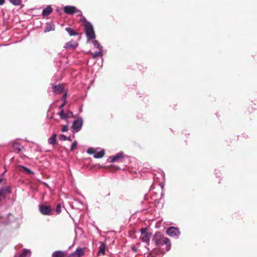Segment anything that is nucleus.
Instances as JSON below:
<instances>
[{"label": "nucleus", "instance_id": "c85d7f7f", "mask_svg": "<svg viewBox=\"0 0 257 257\" xmlns=\"http://www.w3.org/2000/svg\"><path fill=\"white\" fill-rule=\"evenodd\" d=\"M59 139L60 140L62 141H66V140H70L69 138H67L66 136H65L64 135H61L60 136Z\"/></svg>", "mask_w": 257, "mask_h": 257}, {"label": "nucleus", "instance_id": "2eb2a0df", "mask_svg": "<svg viewBox=\"0 0 257 257\" xmlns=\"http://www.w3.org/2000/svg\"><path fill=\"white\" fill-rule=\"evenodd\" d=\"M52 88L54 92L56 93H61L64 90L62 85H53Z\"/></svg>", "mask_w": 257, "mask_h": 257}, {"label": "nucleus", "instance_id": "473e14b6", "mask_svg": "<svg viewBox=\"0 0 257 257\" xmlns=\"http://www.w3.org/2000/svg\"><path fill=\"white\" fill-rule=\"evenodd\" d=\"M56 212L58 213H60L61 212V205L60 204L58 205L56 207Z\"/></svg>", "mask_w": 257, "mask_h": 257}, {"label": "nucleus", "instance_id": "a878e982", "mask_svg": "<svg viewBox=\"0 0 257 257\" xmlns=\"http://www.w3.org/2000/svg\"><path fill=\"white\" fill-rule=\"evenodd\" d=\"M92 44L93 46L98 49V50H101L102 49V46L100 45L98 41L97 40H94L92 41Z\"/></svg>", "mask_w": 257, "mask_h": 257}, {"label": "nucleus", "instance_id": "423d86ee", "mask_svg": "<svg viewBox=\"0 0 257 257\" xmlns=\"http://www.w3.org/2000/svg\"><path fill=\"white\" fill-rule=\"evenodd\" d=\"M82 124L83 119L82 117H79L73 121L72 128L76 132H78L81 130Z\"/></svg>", "mask_w": 257, "mask_h": 257}, {"label": "nucleus", "instance_id": "e433bc0d", "mask_svg": "<svg viewBox=\"0 0 257 257\" xmlns=\"http://www.w3.org/2000/svg\"><path fill=\"white\" fill-rule=\"evenodd\" d=\"M132 249L135 252L137 251V249L135 247H132Z\"/></svg>", "mask_w": 257, "mask_h": 257}, {"label": "nucleus", "instance_id": "f03ea898", "mask_svg": "<svg viewBox=\"0 0 257 257\" xmlns=\"http://www.w3.org/2000/svg\"><path fill=\"white\" fill-rule=\"evenodd\" d=\"M84 32L87 37V41L96 38L92 25L90 23H86L84 27Z\"/></svg>", "mask_w": 257, "mask_h": 257}, {"label": "nucleus", "instance_id": "dca6fc26", "mask_svg": "<svg viewBox=\"0 0 257 257\" xmlns=\"http://www.w3.org/2000/svg\"><path fill=\"white\" fill-rule=\"evenodd\" d=\"M81 202L78 200H74V201L71 203V206L72 208L77 209H81L80 206L81 205Z\"/></svg>", "mask_w": 257, "mask_h": 257}, {"label": "nucleus", "instance_id": "393cba45", "mask_svg": "<svg viewBox=\"0 0 257 257\" xmlns=\"http://www.w3.org/2000/svg\"><path fill=\"white\" fill-rule=\"evenodd\" d=\"M10 2L15 6H19L22 4V0H9Z\"/></svg>", "mask_w": 257, "mask_h": 257}, {"label": "nucleus", "instance_id": "58836bf2", "mask_svg": "<svg viewBox=\"0 0 257 257\" xmlns=\"http://www.w3.org/2000/svg\"><path fill=\"white\" fill-rule=\"evenodd\" d=\"M79 111H80V112H81L82 111V108H80Z\"/></svg>", "mask_w": 257, "mask_h": 257}, {"label": "nucleus", "instance_id": "5701e85b", "mask_svg": "<svg viewBox=\"0 0 257 257\" xmlns=\"http://www.w3.org/2000/svg\"><path fill=\"white\" fill-rule=\"evenodd\" d=\"M65 30L68 32L69 35L71 36H76L77 35V33L75 32L74 31L70 28H66Z\"/></svg>", "mask_w": 257, "mask_h": 257}, {"label": "nucleus", "instance_id": "cd10ccee", "mask_svg": "<svg viewBox=\"0 0 257 257\" xmlns=\"http://www.w3.org/2000/svg\"><path fill=\"white\" fill-rule=\"evenodd\" d=\"M20 167L22 169H23V171L26 172L28 174H34L33 171H32L31 170H30L29 169H28L24 166H21Z\"/></svg>", "mask_w": 257, "mask_h": 257}, {"label": "nucleus", "instance_id": "ddd939ff", "mask_svg": "<svg viewBox=\"0 0 257 257\" xmlns=\"http://www.w3.org/2000/svg\"><path fill=\"white\" fill-rule=\"evenodd\" d=\"M106 245L104 243L101 242L98 252V255H104L105 252Z\"/></svg>", "mask_w": 257, "mask_h": 257}, {"label": "nucleus", "instance_id": "7ed1b4c3", "mask_svg": "<svg viewBox=\"0 0 257 257\" xmlns=\"http://www.w3.org/2000/svg\"><path fill=\"white\" fill-rule=\"evenodd\" d=\"M99 150L98 148H89L87 150V153L89 155H93L94 158H102L105 155V151L104 149Z\"/></svg>", "mask_w": 257, "mask_h": 257}, {"label": "nucleus", "instance_id": "b1692460", "mask_svg": "<svg viewBox=\"0 0 257 257\" xmlns=\"http://www.w3.org/2000/svg\"><path fill=\"white\" fill-rule=\"evenodd\" d=\"M58 114L62 119H66L68 118L66 115V113L64 112L63 109H62V110H60Z\"/></svg>", "mask_w": 257, "mask_h": 257}, {"label": "nucleus", "instance_id": "c756f323", "mask_svg": "<svg viewBox=\"0 0 257 257\" xmlns=\"http://www.w3.org/2000/svg\"><path fill=\"white\" fill-rule=\"evenodd\" d=\"M77 145V142H76V141H74V142L72 143V145H71V146L70 150H71V151H73L74 150V148H76V147Z\"/></svg>", "mask_w": 257, "mask_h": 257}, {"label": "nucleus", "instance_id": "bb28decb", "mask_svg": "<svg viewBox=\"0 0 257 257\" xmlns=\"http://www.w3.org/2000/svg\"><path fill=\"white\" fill-rule=\"evenodd\" d=\"M66 96H67V94H66V93H65L63 95V96H62V98L63 99V102L59 107V108L61 110H62V109H63V107L66 103Z\"/></svg>", "mask_w": 257, "mask_h": 257}, {"label": "nucleus", "instance_id": "7c9ffc66", "mask_svg": "<svg viewBox=\"0 0 257 257\" xmlns=\"http://www.w3.org/2000/svg\"><path fill=\"white\" fill-rule=\"evenodd\" d=\"M66 113L67 118H71V117H73V113L72 111H69L67 112Z\"/></svg>", "mask_w": 257, "mask_h": 257}, {"label": "nucleus", "instance_id": "1a4fd4ad", "mask_svg": "<svg viewBox=\"0 0 257 257\" xmlns=\"http://www.w3.org/2000/svg\"><path fill=\"white\" fill-rule=\"evenodd\" d=\"M64 12L68 15H72L77 11V8L74 6H66L63 8Z\"/></svg>", "mask_w": 257, "mask_h": 257}, {"label": "nucleus", "instance_id": "72a5a7b5", "mask_svg": "<svg viewBox=\"0 0 257 257\" xmlns=\"http://www.w3.org/2000/svg\"><path fill=\"white\" fill-rule=\"evenodd\" d=\"M81 20L82 22H83L84 27H85V24H86V23H89V22H87L86 21V19L84 17H82V18H81Z\"/></svg>", "mask_w": 257, "mask_h": 257}, {"label": "nucleus", "instance_id": "4468645a", "mask_svg": "<svg viewBox=\"0 0 257 257\" xmlns=\"http://www.w3.org/2000/svg\"><path fill=\"white\" fill-rule=\"evenodd\" d=\"M53 10L50 6H47L46 8L44 9L42 11V16L44 17H46L49 16Z\"/></svg>", "mask_w": 257, "mask_h": 257}, {"label": "nucleus", "instance_id": "ea45409f", "mask_svg": "<svg viewBox=\"0 0 257 257\" xmlns=\"http://www.w3.org/2000/svg\"><path fill=\"white\" fill-rule=\"evenodd\" d=\"M163 195H164V193L163 192H162L161 195L163 196Z\"/></svg>", "mask_w": 257, "mask_h": 257}, {"label": "nucleus", "instance_id": "6e6552de", "mask_svg": "<svg viewBox=\"0 0 257 257\" xmlns=\"http://www.w3.org/2000/svg\"><path fill=\"white\" fill-rule=\"evenodd\" d=\"M39 210L43 215H49L52 209L50 206L41 205L39 206Z\"/></svg>", "mask_w": 257, "mask_h": 257}, {"label": "nucleus", "instance_id": "9b49d317", "mask_svg": "<svg viewBox=\"0 0 257 257\" xmlns=\"http://www.w3.org/2000/svg\"><path fill=\"white\" fill-rule=\"evenodd\" d=\"M84 254V248H77L71 254V257H80Z\"/></svg>", "mask_w": 257, "mask_h": 257}, {"label": "nucleus", "instance_id": "4c0bfd02", "mask_svg": "<svg viewBox=\"0 0 257 257\" xmlns=\"http://www.w3.org/2000/svg\"><path fill=\"white\" fill-rule=\"evenodd\" d=\"M160 185H161L162 189L163 190V188H164V184H161Z\"/></svg>", "mask_w": 257, "mask_h": 257}, {"label": "nucleus", "instance_id": "4be33fe9", "mask_svg": "<svg viewBox=\"0 0 257 257\" xmlns=\"http://www.w3.org/2000/svg\"><path fill=\"white\" fill-rule=\"evenodd\" d=\"M102 50H103L102 49L99 50L98 51H96L95 53H93L92 57L93 58H96L97 57H102V56H103Z\"/></svg>", "mask_w": 257, "mask_h": 257}, {"label": "nucleus", "instance_id": "412c9836", "mask_svg": "<svg viewBox=\"0 0 257 257\" xmlns=\"http://www.w3.org/2000/svg\"><path fill=\"white\" fill-rule=\"evenodd\" d=\"M12 147L13 148V150L17 151V152L21 151L23 149V147L17 143H14Z\"/></svg>", "mask_w": 257, "mask_h": 257}, {"label": "nucleus", "instance_id": "a211bd4d", "mask_svg": "<svg viewBox=\"0 0 257 257\" xmlns=\"http://www.w3.org/2000/svg\"><path fill=\"white\" fill-rule=\"evenodd\" d=\"M52 257H65V253L62 251H55L52 253Z\"/></svg>", "mask_w": 257, "mask_h": 257}, {"label": "nucleus", "instance_id": "9d476101", "mask_svg": "<svg viewBox=\"0 0 257 257\" xmlns=\"http://www.w3.org/2000/svg\"><path fill=\"white\" fill-rule=\"evenodd\" d=\"M11 188L5 187L0 190V200L5 198L7 195L11 193Z\"/></svg>", "mask_w": 257, "mask_h": 257}, {"label": "nucleus", "instance_id": "f8f14e48", "mask_svg": "<svg viewBox=\"0 0 257 257\" xmlns=\"http://www.w3.org/2000/svg\"><path fill=\"white\" fill-rule=\"evenodd\" d=\"M78 44L74 41H70L64 46L65 49H74L77 47Z\"/></svg>", "mask_w": 257, "mask_h": 257}, {"label": "nucleus", "instance_id": "c9c22d12", "mask_svg": "<svg viewBox=\"0 0 257 257\" xmlns=\"http://www.w3.org/2000/svg\"><path fill=\"white\" fill-rule=\"evenodd\" d=\"M5 2V0H0V6L4 5Z\"/></svg>", "mask_w": 257, "mask_h": 257}, {"label": "nucleus", "instance_id": "f3484780", "mask_svg": "<svg viewBox=\"0 0 257 257\" xmlns=\"http://www.w3.org/2000/svg\"><path fill=\"white\" fill-rule=\"evenodd\" d=\"M55 30L54 25L52 23L46 24V27L44 29V32L47 33Z\"/></svg>", "mask_w": 257, "mask_h": 257}, {"label": "nucleus", "instance_id": "aec40b11", "mask_svg": "<svg viewBox=\"0 0 257 257\" xmlns=\"http://www.w3.org/2000/svg\"><path fill=\"white\" fill-rule=\"evenodd\" d=\"M31 255V252L30 250L25 249L22 253L20 255H16L15 257H30Z\"/></svg>", "mask_w": 257, "mask_h": 257}, {"label": "nucleus", "instance_id": "f257e3e1", "mask_svg": "<svg viewBox=\"0 0 257 257\" xmlns=\"http://www.w3.org/2000/svg\"><path fill=\"white\" fill-rule=\"evenodd\" d=\"M152 241L155 243L156 247L152 250L151 254L163 256L171 249L170 240L160 232L154 234Z\"/></svg>", "mask_w": 257, "mask_h": 257}, {"label": "nucleus", "instance_id": "f704fd0d", "mask_svg": "<svg viewBox=\"0 0 257 257\" xmlns=\"http://www.w3.org/2000/svg\"><path fill=\"white\" fill-rule=\"evenodd\" d=\"M77 11L75 13L77 14V16H82V14L81 11L77 9Z\"/></svg>", "mask_w": 257, "mask_h": 257}, {"label": "nucleus", "instance_id": "0eeeda50", "mask_svg": "<svg viewBox=\"0 0 257 257\" xmlns=\"http://www.w3.org/2000/svg\"><path fill=\"white\" fill-rule=\"evenodd\" d=\"M123 157V154L122 153H118L116 155L110 157L108 159L107 161L109 163H113L114 162L120 161Z\"/></svg>", "mask_w": 257, "mask_h": 257}, {"label": "nucleus", "instance_id": "20e7f679", "mask_svg": "<svg viewBox=\"0 0 257 257\" xmlns=\"http://www.w3.org/2000/svg\"><path fill=\"white\" fill-rule=\"evenodd\" d=\"M140 239L144 242H149L152 236V233L147 231L146 228H142Z\"/></svg>", "mask_w": 257, "mask_h": 257}, {"label": "nucleus", "instance_id": "2f4dec72", "mask_svg": "<svg viewBox=\"0 0 257 257\" xmlns=\"http://www.w3.org/2000/svg\"><path fill=\"white\" fill-rule=\"evenodd\" d=\"M68 127L67 125H63L62 127V128L61 130L62 132H66L68 131Z\"/></svg>", "mask_w": 257, "mask_h": 257}, {"label": "nucleus", "instance_id": "39448f33", "mask_svg": "<svg viewBox=\"0 0 257 257\" xmlns=\"http://www.w3.org/2000/svg\"><path fill=\"white\" fill-rule=\"evenodd\" d=\"M166 233L169 236L171 237H178L180 234L179 229L173 226L169 227L166 231Z\"/></svg>", "mask_w": 257, "mask_h": 257}, {"label": "nucleus", "instance_id": "6ab92c4d", "mask_svg": "<svg viewBox=\"0 0 257 257\" xmlns=\"http://www.w3.org/2000/svg\"><path fill=\"white\" fill-rule=\"evenodd\" d=\"M56 134H53L48 139V143L52 145H55L56 144Z\"/></svg>", "mask_w": 257, "mask_h": 257}]
</instances>
